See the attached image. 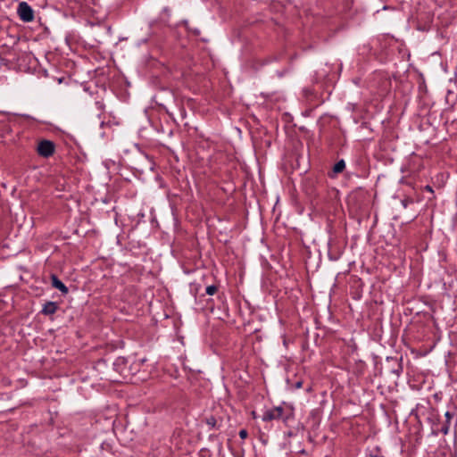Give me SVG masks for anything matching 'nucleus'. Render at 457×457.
Returning a JSON list of instances; mask_svg holds the SVG:
<instances>
[{
	"label": "nucleus",
	"instance_id": "2",
	"mask_svg": "<svg viewBox=\"0 0 457 457\" xmlns=\"http://www.w3.org/2000/svg\"><path fill=\"white\" fill-rule=\"evenodd\" d=\"M284 409L280 406L267 410L262 415L263 421L284 420Z\"/></svg>",
	"mask_w": 457,
	"mask_h": 457
},
{
	"label": "nucleus",
	"instance_id": "7",
	"mask_svg": "<svg viewBox=\"0 0 457 457\" xmlns=\"http://www.w3.org/2000/svg\"><path fill=\"white\" fill-rule=\"evenodd\" d=\"M345 168V162L344 160H340L338 161L335 165H334V168H333V171L335 173H340L342 172Z\"/></svg>",
	"mask_w": 457,
	"mask_h": 457
},
{
	"label": "nucleus",
	"instance_id": "12",
	"mask_svg": "<svg viewBox=\"0 0 457 457\" xmlns=\"http://www.w3.org/2000/svg\"><path fill=\"white\" fill-rule=\"evenodd\" d=\"M370 457H382V456H378V455H372Z\"/></svg>",
	"mask_w": 457,
	"mask_h": 457
},
{
	"label": "nucleus",
	"instance_id": "5",
	"mask_svg": "<svg viewBox=\"0 0 457 457\" xmlns=\"http://www.w3.org/2000/svg\"><path fill=\"white\" fill-rule=\"evenodd\" d=\"M57 303L54 302H47L44 304L41 312L45 315L54 314L57 311Z\"/></svg>",
	"mask_w": 457,
	"mask_h": 457
},
{
	"label": "nucleus",
	"instance_id": "3",
	"mask_svg": "<svg viewBox=\"0 0 457 457\" xmlns=\"http://www.w3.org/2000/svg\"><path fill=\"white\" fill-rule=\"evenodd\" d=\"M37 150L40 156L47 158L54 154V144L49 140H42L38 143Z\"/></svg>",
	"mask_w": 457,
	"mask_h": 457
},
{
	"label": "nucleus",
	"instance_id": "1",
	"mask_svg": "<svg viewBox=\"0 0 457 457\" xmlns=\"http://www.w3.org/2000/svg\"><path fill=\"white\" fill-rule=\"evenodd\" d=\"M20 19L25 22H29L34 19V12L30 5L26 2H21L17 9Z\"/></svg>",
	"mask_w": 457,
	"mask_h": 457
},
{
	"label": "nucleus",
	"instance_id": "9",
	"mask_svg": "<svg viewBox=\"0 0 457 457\" xmlns=\"http://www.w3.org/2000/svg\"><path fill=\"white\" fill-rule=\"evenodd\" d=\"M205 291L207 295H213L217 292V287L214 285L208 286Z\"/></svg>",
	"mask_w": 457,
	"mask_h": 457
},
{
	"label": "nucleus",
	"instance_id": "11",
	"mask_svg": "<svg viewBox=\"0 0 457 457\" xmlns=\"http://www.w3.org/2000/svg\"><path fill=\"white\" fill-rule=\"evenodd\" d=\"M428 191H431L432 192V188L429 187V186H427L426 187Z\"/></svg>",
	"mask_w": 457,
	"mask_h": 457
},
{
	"label": "nucleus",
	"instance_id": "8",
	"mask_svg": "<svg viewBox=\"0 0 457 457\" xmlns=\"http://www.w3.org/2000/svg\"><path fill=\"white\" fill-rule=\"evenodd\" d=\"M205 422L206 424L211 428H216V425H217V420L215 419L214 416H209V417H206L205 418Z\"/></svg>",
	"mask_w": 457,
	"mask_h": 457
},
{
	"label": "nucleus",
	"instance_id": "10",
	"mask_svg": "<svg viewBox=\"0 0 457 457\" xmlns=\"http://www.w3.org/2000/svg\"><path fill=\"white\" fill-rule=\"evenodd\" d=\"M247 436H248V433L245 429H241L239 431V436L241 439H245L247 437Z\"/></svg>",
	"mask_w": 457,
	"mask_h": 457
},
{
	"label": "nucleus",
	"instance_id": "4",
	"mask_svg": "<svg viewBox=\"0 0 457 457\" xmlns=\"http://www.w3.org/2000/svg\"><path fill=\"white\" fill-rule=\"evenodd\" d=\"M51 281L53 287L60 290L62 294L68 293V287L55 276H51Z\"/></svg>",
	"mask_w": 457,
	"mask_h": 457
},
{
	"label": "nucleus",
	"instance_id": "6",
	"mask_svg": "<svg viewBox=\"0 0 457 457\" xmlns=\"http://www.w3.org/2000/svg\"><path fill=\"white\" fill-rule=\"evenodd\" d=\"M445 417L446 420H445V424L441 428V432L444 435H446V434H448L449 429H450V422H451L453 414L450 411H446L445 414Z\"/></svg>",
	"mask_w": 457,
	"mask_h": 457
}]
</instances>
